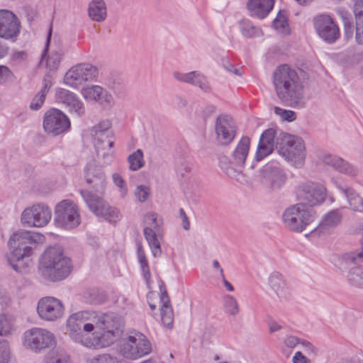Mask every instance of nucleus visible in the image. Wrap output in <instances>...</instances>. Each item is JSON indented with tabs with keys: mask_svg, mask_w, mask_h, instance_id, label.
I'll return each mask as SVG.
<instances>
[{
	"mask_svg": "<svg viewBox=\"0 0 363 363\" xmlns=\"http://www.w3.org/2000/svg\"><path fill=\"white\" fill-rule=\"evenodd\" d=\"M84 174L86 183L98 194L87 190L79 191L90 211L109 223L116 222L120 218L119 211L111 206L102 197L106 184V176L102 169L97 167L92 160L85 167Z\"/></svg>",
	"mask_w": 363,
	"mask_h": 363,
	"instance_id": "nucleus-1",
	"label": "nucleus"
},
{
	"mask_svg": "<svg viewBox=\"0 0 363 363\" xmlns=\"http://www.w3.org/2000/svg\"><path fill=\"white\" fill-rule=\"evenodd\" d=\"M273 85L282 103L295 108L305 107L308 100L303 86L296 71L288 65H280L274 70Z\"/></svg>",
	"mask_w": 363,
	"mask_h": 363,
	"instance_id": "nucleus-2",
	"label": "nucleus"
},
{
	"mask_svg": "<svg viewBox=\"0 0 363 363\" xmlns=\"http://www.w3.org/2000/svg\"><path fill=\"white\" fill-rule=\"evenodd\" d=\"M116 315L114 313L99 314L88 311L77 312L72 314L67 320V333L73 341L83 345L84 339L93 337L91 335L84 334V332L101 330L105 325L113 322Z\"/></svg>",
	"mask_w": 363,
	"mask_h": 363,
	"instance_id": "nucleus-3",
	"label": "nucleus"
},
{
	"mask_svg": "<svg viewBox=\"0 0 363 363\" xmlns=\"http://www.w3.org/2000/svg\"><path fill=\"white\" fill-rule=\"evenodd\" d=\"M42 238L41 235L25 230L14 232L8 241L9 252L6 257L9 265L15 271L21 272L24 267L21 261L31 256L37 243Z\"/></svg>",
	"mask_w": 363,
	"mask_h": 363,
	"instance_id": "nucleus-4",
	"label": "nucleus"
},
{
	"mask_svg": "<svg viewBox=\"0 0 363 363\" xmlns=\"http://www.w3.org/2000/svg\"><path fill=\"white\" fill-rule=\"evenodd\" d=\"M72 269V261L64 255L61 247H50L44 252L39 271L45 279L52 281L62 280L71 273Z\"/></svg>",
	"mask_w": 363,
	"mask_h": 363,
	"instance_id": "nucleus-5",
	"label": "nucleus"
},
{
	"mask_svg": "<svg viewBox=\"0 0 363 363\" xmlns=\"http://www.w3.org/2000/svg\"><path fill=\"white\" fill-rule=\"evenodd\" d=\"M250 145V138L242 136L231 152L230 160L226 156L219 157L220 167L229 177L237 181H240L242 178L241 169L248 156Z\"/></svg>",
	"mask_w": 363,
	"mask_h": 363,
	"instance_id": "nucleus-6",
	"label": "nucleus"
},
{
	"mask_svg": "<svg viewBox=\"0 0 363 363\" xmlns=\"http://www.w3.org/2000/svg\"><path fill=\"white\" fill-rule=\"evenodd\" d=\"M277 152L297 168L304 164L305 145L302 139L296 135L281 132L280 136L277 138Z\"/></svg>",
	"mask_w": 363,
	"mask_h": 363,
	"instance_id": "nucleus-7",
	"label": "nucleus"
},
{
	"mask_svg": "<svg viewBox=\"0 0 363 363\" xmlns=\"http://www.w3.org/2000/svg\"><path fill=\"white\" fill-rule=\"evenodd\" d=\"M315 211L301 203L287 207L283 212L281 220L284 226L294 233H302L315 219Z\"/></svg>",
	"mask_w": 363,
	"mask_h": 363,
	"instance_id": "nucleus-8",
	"label": "nucleus"
},
{
	"mask_svg": "<svg viewBox=\"0 0 363 363\" xmlns=\"http://www.w3.org/2000/svg\"><path fill=\"white\" fill-rule=\"evenodd\" d=\"M108 325H105L101 330L103 333L99 335L96 331L94 332L90 339H84L83 346L87 348H102L111 345L122 334L123 321L117 314Z\"/></svg>",
	"mask_w": 363,
	"mask_h": 363,
	"instance_id": "nucleus-9",
	"label": "nucleus"
},
{
	"mask_svg": "<svg viewBox=\"0 0 363 363\" xmlns=\"http://www.w3.org/2000/svg\"><path fill=\"white\" fill-rule=\"evenodd\" d=\"M296 198L306 206H316L325 202L327 196V188L322 184L313 181H306L298 184L295 191Z\"/></svg>",
	"mask_w": 363,
	"mask_h": 363,
	"instance_id": "nucleus-10",
	"label": "nucleus"
},
{
	"mask_svg": "<svg viewBox=\"0 0 363 363\" xmlns=\"http://www.w3.org/2000/svg\"><path fill=\"white\" fill-rule=\"evenodd\" d=\"M119 350L125 357L135 359L150 353L152 347L143 334L135 332L121 340Z\"/></svg>",
	"mask_w": 363,
	"mask_h": 363,
	"instance_id": "nucleus-11",
	"label": "nucleus"
},
{
	"mask_svg": "<svg viewBox=\"0 0 363 363\" xmlns=\"http://www.w3.org/2000/svg\"><path fill=\"white\" fill-rule=\"evenodd\" d=\"M55 223L67 230L77 227L80 223V215L78 208L73 202L64 200L56 206Z\"/></svg>",
	"mask_w": 363,
	"mask_h": 363,
	"instance_id": "nucleus-12",
	"label": "nucleus"
},
{
	"mask_svg": "<svg viewBox=\"0 0 363 363\" xmlns=\"http://www.w3.org/2000/svg\"><path fill=\"white\" fill-rule=\"evenodd\" d=\"M54 341L53 334L40 328L28 329L25 331L23 336V346L34 352H40L52 346Z\"/></svg>",
	"mask_w": 363,
	"mask_h": 363,
	"instance_id": "nucleus-13",
	"label": "nucleus"
},
{
	"mask_svg": "<svg viewBox=\"0 0 363 363\" xmlns=\"http://www.w3.org/2000/svg\"><path fill=\"white\" fill-rule=\"evenodd\" d=\"M51 217V209L46 204L39 203L23 210L21 222L24 226L43 228L48 225Z\"/></svg>",
	"mask_w": 363,
	"mask_h": 363,
	"instance_id": "nucleus-14",
	"label": "nucleus"
},
{
	"mask_svg": "<svg viewBox=\"0 0 363 363\" xmlns=\"http://www.w3.org/2000/svg\"><path fill=\"white\" fill-rule=\"evenodd\" d=\"M97 68L89 63H81L72 67L65 74L64 82L69 86L77 88L87 81L94 79Z\"/></svg>",
	"mask_w": 363,
	"mask_h": 363,
	"instance_id": "nucleus-15",
	"label": "nucleus"
},
{
	"mask_svg": "<svg viewBox=\"0 0 363 363\" xmlns=\"http://www.w3.org/2000/svg\"><path fill=\"white\" fill-rule=\"evenodd\" d=\"M37 313L40 318L45 321H55L64 315L65 307L60 299L46 296L38 301Z\"/></svg>",
	"mask_w": 363,
	"mask_h": 363,
	"instance_id": "nucleus-16",
	"label": "nucleus"
},
{
	"mask_svg": "<svg viewBox=\"0 0 363 363\" xmlns=\"http://www.w3.org/2000/svg\"><path fill=\"white\" fill-rule=\"evenodd\" d=\"M69 127V119L60 110L52 108L45 113L43 128L47 133L58 135L67 130Z\"/></svg>",
	"mask_w": 363,
	"mask_h": 363,
	"instance_id": "nucleus-17",
	"label": "nucleus"
},
{
	"mask_svg": "<svg viewBox=\"0 0 363 363\" xmlns=\"http://www.w3.org/2000/svg\"><path fill=\"white\" fill-rule=\"evenodd\" d=\"M216 140L219 145H228L235 138L237 126L233 118L228 115H220L215 123Z\"/></svg>",
	"mask_w": 363,
	"mask_h": 363,
	"instance_id": "nucleus-18",
	"label": "nucleus"
},
{
	"mask_svg": "<svg viewBox=\"0 0 363 363\" xmlns=\"http://www.w3.org/2000/svg\"><path fill=\"white\" fill-rule=\"evenodd\" d=\"M313 21L317 34L324 41L333 43L337 40L340 36L339 28L329 15H318Z\"/></svg>",
	"mask_w": 363,
	"mask_h": 363,
	"instance_id": "nucleus-19",
	"label": "nucleus"
},
{
	"mask_svg": "<svg viewBox=\"0 0 363 363\" xmlns=\"http://www.w3.org/2000/svg\"><path fill=\"white\" fill-rule=\"evenodd\" d=\"M55 99L57 103L63 104L72 116L80 118L85 114L84 103L69 90L57 88L55 91Z\"/></svg>",
	"mask_w": 363,
	"mask_h": 363,
	"instance_id": "nucleus-20",
	"label": "nucleus"
},
{
	"mask_svg": "<svg viewBox=\"0 0 363 363\" xmlns=\"http://www.w3.org/2000/svg\"><path fill=\"white\" fill-rule=\"evenodd\" d=\"M145 227L143 230L144 235L155 257H160L162 254L160 242H159L156 232L160 225L157 220V215L155 213H147L144 216Z\"/></svg>",
	"mask_w": 363,
	"mask_h": 363,
	"instance_id": "nucleus-21",
	"label": "nucleus"
},
{
	"mask_svg": "<svg viewBox=\"0 0 363 363\" xmlns=\"http://www.w3.org/2000/svg\"><path fill=\"white\" fill-rule=\"evenodd\" d=\"M263 185L271 189H279L285 183L286 175L279 164L271 162L265 164L260 172Z\"/></svg>",
	"mask_w": 363,
	"mask_h": 363,
	"instance_id": "nucleus-22",
	"label": "nucleus"
},
{
	"mask_svg": "<svg viewBox=\"0 0 363 363\" xmlns=\"http://www.w3.org/2000/svg\"><path fill=\"white\" fill-rule=\"evenodd\" d=\"M20 22L17 16L9 10H0V38L12 39L20 33Z\"/></svg>",
	"mask_w": 363,
	"mask_h": 363,
	"instance_id": "nucleus-23",
	"label": "nucleus"
},
{
	"mask_svg": "<svg viewBox=\"0 0 363 363\" xmlns=\"http://www.w3.org/2000/svg\"><path fill=\"white\" fill-rule=\"evenodd\" d=\"M342 217L340 209L328 211L323 215L319 225L311 232V234L320 237L332 233L341 224Z\"/></svg>",
	"mask_w": 363,
	"mask_h": 363,
	"instance_id": "nucleus-24",
	"label": "nucleus"
},
{
	"mask_svg": "<svg viewBox=\"0 0 363 363\" xmlns=\"http://www.w3.org/2000/svg\"><path fill=\"white\" fill-rule=\"evenodd\" d=\"M281 131L276 130L274 128H269L264 130L260 136L259 142L255 155L257 161H260L270 153L274 147V140L280 136Z\"/></svg>",
	"mask_w": 363,
	"mask_h": 363,
	"instance_id": "nucleus-25",
	"label": "nucleus"
},
{
	"mask_svg": "<svg viewBox=\"0 0 363 363\" xmlns=\"http://www.w3.org/2000/svg\"><path fill=\"white\" fill-rule=\"evenodd\" d=\"M111 123L108 121H104L95 125L91 130V134L94 140L96 152L100 155L102 144L107 143L109 147H113V141L108 138L111 135Z\"/></svg>",
	"mask_w": 363,
	"mask_h": 363,
	"instance_id": "nucleus-26",
	"label": "nucleus"
},
{
	"mask_svg": "<svg viewBox=\"0 0 363 363\" xmlns=\"http://www.w3.org/2000/svg\"><path fill=\"white\" fill-rule=\"evenodd\" d=\"M81 92L84 99L95 101L104 106L113 103L112 95L98 85L84 87Z\"/></svg>",
	"mask_w": 363,
	"mask_h": 363,
	"instance_id": "nucleus-27",
	"label": "nucleus"
},
{
	"mask_svg": "<svg viewBox=\"0 0 363 363\" xmlns=\"http://www.w3.org/2000/svg\"><path fill=\"white\" fill-rule=\"evenodd\" d=\"M324 164L333 167L340 173L349 177H356L359 174V169L347 161L335 155H326L323 158Z\"/></svg>",
	"mask_w": 363,
	"mask_h": 363,
	"instance_id": "nucleus-28",
	"label": "nucleus"
},
{
	"mask_svg": "<svg viewBox=\"0 0 363 363\" xmlns=\"http://www.w3.org/2000/svg\"><path fill=\"white\" fill-rule=\"evenodd\" d=\"M173 77L178 81L199 86L205 92L210 91V86L206 77L198 71L188 73L174 72Z\"/></svg>",
	"mask_w": 363,
	"mask_h": 363,
	"instance_id": "nucleus-29",
	"label": "nucleus"
},
{
	"mask_svg": "<svg viewBox=\"0 0 363 363\" xmlns=\"http://www.w3.org/2000/svg\"><path fill=\"white\" fill-rule=\"evenodd\" d=\"M274 5V0H249L247 8L250 16L263 19L268 16Z\"/></svg>",
	"mask_w": 363,
	"mask_h": 363,
	"instance_id": "nucleus-30",
	"label": "nucleus"
},
{
	"mask_svg": "<svg viewBox=\"0 0 363 363\" xmlns=\"http://www.w3.org/2000/svg\"><path fill=\"white\" fill-rule=\"evenodd\" d=\"M268 281L271 289L276 293L281 301L288 298L289 293L286 281L280 273L277 272L272 273L269 277Z\"/></svg>",
	"mask_w": 363,
	"mask_h": 363,
	"instance_id": "nucleus-31",
	"label": "nucleus"
},
{
	"mask_svg": "<svg viewBox=\"0 0 363 363\" xmlns=\"http://www.w3.org/2000/svg\"><path fill=\"white\" fill-rule=\"evenodd\" d=\"M88 16L96 22L104 21L107 16L106 5L104 0H92L88 6Z\"/></svg>",
	"mask_w": 363,
	"mask_h": 363,
	"instance_id": "nucleus-32",
	"label": "nucleus"
},
{
	"mask_svg": "<svg viewBox=\"0 0 363 363\" xmlns=\"http://www.w3.org/2000/svg\"><path fill=\"white\" fill-rule=\"evenodd\" d=\"M161 318L162 323L168 328L173 325V311L170 301L165 289L160 287Z\"/></svg>",
	"mask_w": 363,
	"mask_h": 363,
	"instance_id": "nucleus-33",
	"label": "nucleus"
},
{
	"mask_svg": "<svg viewBox=\"0 0 363 363\" xmlns=\"http://www.w3.org/2000/svg\"><path fill=\"white\" fill-rule=\"evenodd\" d=\"M52 86V77L46 74L43 79V86L38 93L33 97L30 104V108L33 111L39 110L45 100L46 95Z\"/></svg>",
	"mask_w": 363,
	"mask_h": 363,
	"instance_id": "nucleus-34",
	"label": "nucleus"
},
{
	"mask_svg": "<svg viewBox=\"0 0 363 363\" xmlns=\"http://www.w3.org/2000/svg\"><path fill=\"white\" fill-rule=\"evenodd\" d=\"M240 30L243 36L248 38L259 37L262 35V29L254 26L248 20H243L241 21Z\"/></svg>",
	"mask_w": 363,
	"mask_h": 363,
	"instance_id": "nucleus-35",
	"label": "nucleus"
},
{
	"mask_svg": "<svg viewBox=\"0 0 363 363\" xmlns=\"http://www.w3.org/2000/svg\"><path fill=\"white\" fill-rule=\"evenodd\" d=\"M347 281L354 286L363 288V269L359 267L350 269L347 274Z\"/></svg>",
	"mask_w": 363,
	"mask_h": 363,
	"instance_id": "nucleus-36",
	"label": "nucleus"
},
{
	"mask_svg": "<svg viewBox=\"0 0 363 363\" xmlns=\"http://www.w3.org/2000/svg\"><path fill=\"white\" fill-rule=\"evenodd\" d=\"M345 197L351 209L357 212H363V199L353 189L347 192Z\"/></svg>",
	"mask_w": 363,
	"mask_h": 363,
	"instance_id": "nucleus-37",
	"label": "nucleus"
},
{
	"mask_svg": "<svg viewBox=\"0 0 363 363\" xmlns=\"http://www.w3.org/2000/svg\"><path fill=\"white\" fill-rule=\"evenodd\" d=\"M273 28L281 33H288V19L285 11H279L272 22Z\"/></svg>",
	"mask_w": 363,
	"mask_h": 363,
	"instance_id": "nucleus-38",
	"label": "nucleus"
},
{
	"mask_svg": "<svg viewBox=\"0 0 363 363\" xmlns=\"http://www.w3.org/2000/svg\"><path fill=\"white\" fill-rule=\"evenodd\" d=\"M129 168L132 171H137L145 164L143 160V152L140 149H138L128 157Z\"/></svg>",
	"mask_w": 363,
	"mask_h": 363,
	"instance_id": "nucleus-39",
	"label": "nucleus"
},
{
	"mask_svg": "<svg viewBox=\"0 0 363 363\" xmlns=\"http://www.w3.org/2000/svg\"><path fill=\"white\" fill-rule=\"evenodd\" d=\"M137 254L143 277L145 279V281L148 282L149 280L150 279L151 274L149 269L148 262L145 255V252L143 249L142 245L140 244L138 245Z\"/></svg>",
	"mask_w": 363,
	"mask_h": 363,
	"instance_id": "nucleus-40",
	"label": "nucleus"
},
{
	"mask_svg": "<svg viewBox=\"0 0 363 363\" xmlns=\"http://www.w3.org/2000/svg\"><path fill=\"white\" fill-rule=\"evenodd\" d=\"M46 363H70L67 352L60 348L53 350L48 357Z\"/></svg>",
	"mask_w": 363,
	"mask_h": 363,
	"instance_id": "nucleus-41",
	"label": "nucleus"
},
{
	"mask_svg": "<svg viewBox=\"0 0 363 363\" xmlns=\"http://www.w3.org/2000/svg\"><path fill=\"white\" fill-rule=\"evenodd\" d=\"M84 298L88 303L93 305L101 304L106 300V295L103 292L95 289L88 291L86 293Z\"/></svg>",
	"mask_w": 363,
	"mask_h": 363,
	"instance_id": "nucleus-42",
	"label": "nucleus"
},
{
	"mask_svg": "<svg viewBox=\"0 0 363 363\" xmlns=\"http://www.w3.org/2000/svg\"><path fill=\"white\" fill-rule=\"evenodd\" d=\"M223 307L225 313L231 315H236L240 311L237 300L231 295L223 297Z\"/></svg>",
	"mask_w": 363,
	"mask_h": 363,
	"instance_id": "nucleus-43",
	"label": "nucleus"
},
{
	"mask_svg": "<svg viewBox=\"0 0 363 363\" xmlns=\"http://www.w3.org/2000/svg\"><path fill=\"white\" fill-rule=\"evenodd\" d=\"M13 330V320L10 316L0 315V336H6Z\"/></svg>",
	"mask_w": 363,
	"mask_h": 363,
	"instance_id": "nucleus-44",
	"label": "nucleus"
},
{
	"mask_svg": "<svg viewBox=\"0 0 363 363\" xmlns=\"http://www.w3.org/2000/svg\"><path fill=\"white\" fill-rule=\"evenodd\" d=\"M274 113L280 116L281 120L292 122L296 118V113L291 110H286L279 107H274Z\"/></svg>",
	"mask_w": 363,
	"mask_h": 363,
	"instance_id": "nucleus-45",
	"label": "nucleus"
},
{
	"mask_svg": "<svg viewBox=\"0 0 363 363\" xmlns=\"http://www.w3.org/2000/svg\"><path fill=\"white\" fill-rule=\"evenodd\" d=\"M343 260L347 263H363V247L360 251L351 252L343 255Z\"/></svg>",
	"mask_w": 363,
	"mask_h": 363,
	"instance_id": "nucleus-46",
	"label": "nucleus"
},
{
	"mask_svg": "<svg viewBox=\"0 0 363 363\" xmlns=\"http://www.w3.org/2000/svg\"><path fill=\"white\" fill-rule=\"evenodd\" d=\"M111 148L108 146L107 143H103L100 155L96 152L98 158L101 159L105 164H109L112 161L113 151Z\"/></svg>",
	"mask_w": 363,
	"mask_h": 363,
	"instance_id": "nucleus-47",
	"label": "nucleus"
},
{
	"mask_svg": "<svg viewBox=\"0 0 363 363\" xmlns=\"http://www.w3.org/2000/svg\"><path fill=\"white\" fill-rule=\"evenodd\" d=\"M60 62V55L57 52H52L46 58V66L50 71L56 70Z\"/></svg>",
	"mask_w": 363,
	"mask_h": 363,
	"instance_id": "nucleus-48",
	"label": "nucleus"
},
{
	"mask_svg": "<svg viewBox=\"0 0 363 363\" xmlns=\"http://www.w3.org/2000/svg\"><path fill=\"white\" fill-rule=\"evenodd\" d=\"M349 16L350 14L346 12L342 15L344 24L345 36L347 39L351 38L352 37L354 31L351 19Z\"/></svg>",
	"mask_w": 363,
	"mask_h": 363,
	"instance_id": "nucleus-49",
	"label": "nucleus"
},
{
	"mask_svg": "<svg viewBox=\"0 0 363 363\" xmlns=\"http://www.w3.org/2000/svg\"><path fill=\"white\" fill-rule=\"evenodd\" d=\"M150 193V188L145 185L138 186L135 190V196L140 202L147 201Z\"/></svg>",
	"mask_w": 363,
	"mask_h": 363,
	"instance_id": "nucleus-50",
	"label": "nucleus"
},
{
	"mask_svg": "<svg viewBox=\"0 0 363 363\" xmlns=\"http://www.w3.org/2000/svg\"><path fill=\"white\" fill-rule=\"evenodd\" d=\"M10 347L9 343L0 341V363H7L10 359Z\"/></svg>",
	"mask_w": 363,
	"mask_h": 363,
	"instance_id": "nucleus-51",
	"label": "nucleus"
},
{
	"mask_svg": "<svg viewBox=\"0 0 363 363\" xmlns=\"http://www.w3.org/2000/svg\"><path fill=\"white\" fill-rule=\"evenodd\" d=\"M353 12L356 22H363V0H356Z\"/></svg>",
	"mask_w": 363,
	"mask_h": 363,
	"instance_id": "nucleus-52",
	"label": "nucleus"
},
{
	"mask_svg": "<svg viewBox=\"0 0 363 363\" xmlns=\"http://www.w3.org/2000/svg\"><path fill=\"white\" fill-rule=\"evenodd\" d=\"M91 363H120L118 360L109 354H102L94 358Z\"/></svg>",
	"mask_w": 363,
	"mask_h": 363,
	"instance_id": "nucleus-53",
	"label": "nucleus"
},
{
	"mask_svg": "<svg viewBox=\"0 0 363 363\" xmlns=\"http://www.w3.org/2000/svg\"><path fill=\"white\" fill-rule=\"evenodd\" d=\"M113 183L118 186L121 190L122 196H124L127 192V189L124 179L117 173H114L112 176Z\"/></svg>",
	"mask_w": 363,
	"mask_h": 363,
	"instance_id": "nucleus-54",
	"label": "nucleus"
},
{
	"mask_svg": "<svg viewBox=\"0 0 363 363\" xmlns=\"http://www.w3.org/2000/svg\"><path fill=\"white\" fill-rule=\"evenodd\" d=\"M355 38L358 44L363 45V22H356Z\"/></svg>",
	"mask_w": 363,
	"mask_h": 363,
	"instance_id": "nucleus-55",
	"label": "nucleus"
},
{
	"mask_svg": "<svg viewBox=\"0 0 363 363\" xmlns=\"http://www.w3.org/2000/svg\"><path fill=\"white\" fill-rule=\"evenodd\" d=\"M298 344H300V339L296 336L290 335L284 339V345L289 348H294Z\"/></svg>",
	"mask_w": 363,
	"mask_h": 363,
	"instance_id": "nucleus-56",
	"label": "nucleus"
},
{
	"mask_svg": "<svg viewBox=\"0 0 363 363\" xmlns=\"http://www.w3.org/2000/svg\"><path fill=\"white\" fill-rule=\"evenodd\" d=\"M292 362L293 363H310V360L299 351L295 353Z\"/></svg>",
	"mask_w": 363,
	"mask_h": 363,
	"instance_id": "nucleus-57",
	"label": "nucleus"
},
{
	"mask_svg": "<svg viewBox=\"0 0 363 363\" xmlns=\"http://www.w3.org/2000/svg\"><path fill=\"white\" fill-rule=\"evenodd\" d=\"M223 66L225 69L229 72H231L238 76H242V74L241 69L234 67V66L228 62H224Z\"/></svg>",
	"mask_w": 363,
	"mask_h": 363,
	"instance_id": "nucleus-58",
	"label": "nucleus"
},
{
	"mask_svg": "<svg viewBox=\"0 0 363 363\" xmlns=\"http://www.w3.org/2000/svg\"><path fill=\"white\" fill-rule=\"evenodd\" d=\"M333 183L334 184L335 187L338 189L345 196H346L347 192H349V191H350L352 189L335 180H333Z\"/></svg>",
	"mask_w": 363,
	"mask_h": 363,
	"instance_id": "nucleus-59",
	"label": "nucleus"
},
{
	"mask_svg": "<svg viewBox=\"0 0 363 363\" xmlns=\"http://www.w3.org/2000/svg\"><path fill=\"white\" fill-rule=\"evenodd\" d=\"M179 215L182 219V224H183L184 229L186 230H189L190 223H189V221L188 220V218L186 215V213L183 208L179 209Z\"/></svg>",
	"mask_w": 363,
	"mask_h": 363,
	"instance_id": "nucleus-60",
	"label": "nucleus"
},
{
	"mask_svg": "<svg viewBox=\"0 0 363 363\" xmlns=\"http://www.w3.org/2000/svg\"><path fill=\"white\" fill-rule=\"evenodd\" d=\"M11 74L10 69L4 65H0V83L7 79Z\"/></svg>",
	"mask_w": 363,
	"mask_h": 363,
	"instance_id": "nucleus-61",
	"label": "nucleus"
},
{
	"mask_svg": "<svg viewBox=\"0 0 363 363\" xmlns=\"http://www.w3.org/2000/svg\"><path fill=\"white\" fill-rule=\"evenodd\" d=\"M281 328H282L281 325H280L279 324H278L276 322H272L269 324V330L271 333L278 331L280 329H281Z\"/></svg>",
	"mask_w": 363,
	"mask_h": 363,
	"instance_id": "nucleus-62",
	"label": "nucleus"
},
{
	"mask_svg": "<svg viewBox=\"0 0 363 363\" xmlns=\"http://www.w3.org/2000/svg\"><path fill=\"white\" fill-rule=\"evenodd\" d=\"M9 52V48L0 45V58L6 56Z\"/></svg>",
	"mask_w": 363,
	"mask_h": 363,
	"instance_id": "nucleus-63",
	"label": "nucleus"
},
{
	"mask_svg": "<svg viewBox=\"0 0 363 363\" xmlns=\"http://www.w3.org/2000/svg\"><path fill=\"white\" fill-rule=\"evenodd\" d=\"M223 284H224V285L226 287L228 291H234L233 286L228 281H227L225 277H223Z\"/></svg>",
	"mask_w": 363,
	"mask_h": 363,
	"instance_id": "nucleus-64",
	"label": "nucleus"
}]
</instances>
